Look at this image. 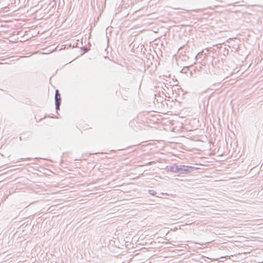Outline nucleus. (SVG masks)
I'll return each instance as SVG.
<instances>
[{
    "mask_svg": "<svg viewBox=\"0 0 263 263\" xmlns=\"http://www.w3.org/2000/svg\"><path fill=\"white\" fill-rule=\"evenodd\" d=\"M197 167L192 166L179 165L178 174H187L196 170Z\"/></svg>",
    "mask_w": 263,
    "mask_h": 263,
    "instance_id": "nucleus-1",
    "label": "nucleus"
},
{
    "mask_svg": "<svg viewBox=\"0 0 263 263\" xmlns=\"http://www.w3.org/2000/svg\"><path fill=\"white\" fill-rule=\"evenodd\" d=\"M55 102H60L61 103V95L58 89L55 90Z\"/></svg>",
    "mask_w": 263,
    "mask_h": 263,
    "instance_id": "nucleus-2",
    "label": "nucleus"
},
{
    "mask_svg": "<svg viewBox=\"0 0 263 263\" xmlns=\"http://www.w3.org/2000/svg\"><path fill=\"white\" fill-rule=\"evenodd\" d=\"M179 165H174L171 166L170 167L169 170L170 171H171L172 172L175 173H178V172H179L178 171H179Z\"/></svg>",
    "mask_w": 263,
    "mask_h": 263,
    "instance_id": "nucleus-3",
    "label": "nucleus"
},
{
    "mask_svg": "<svg viewBox=\"0 0 263 263\" xmlns=\"http://www.w3.org/2000/svg\"><path fill=\"white\" fill-rule=\"evenodd\" d=\"M192 67V66H184L183 67V68L181 69V70L180 71V72L181 73H185L186 74L187 76H189V74H188V73H189V71L190 69V68H191Z\"/></svg>",
    "mask_w": 263,
    "mask_h": 263,
    "instance_id": "nucleus-4",
    "label": "nucleus"
},
{
    "mask_svg": "<svg viewBox=\"0 0 263 263\" xmlns=\"http://www.w3.org/2000/svg\"><path fill=\"white\" fill-rule=\"evenodd\" d=\"M194 72H195V69H193L192 70L190 68V69L189 71V73H188V74H189L188 77H193L194 75Z\"/></svg>",
    "mask_w": 263,
    "mask_h": 263,
    "instance_id": "nucleus-5",
    "label": "nucleus"
},
{
    "mask_svg": "<svg viewBox=\"0 0 263 263\" xmlns=\"http://www.w3.org/2000/svg\"><path fill=\"white\" fill-rule=\"evenodd\" d=\"M148 192L149 194L152 195H153V196H155L156 194V191L154 190H149L148 191Z\"/></svg>",
    "mask_w": 263,
    "mask_h": 263,
    "instance_id": "nucleus-6",
    "label": "nucleus"
},
{
    "mask_svg": "<svg viewBox=\"0 0 263 263\" xmlns=\"http://www.w3.org/2000/svg\"><path fill=\"white\" fill-rule=\"evenodd\" d=\"M61 105L60 102H55V109L57 111L60 109V106Z\"/></svg>",
    "mask_w": 263,
    "mask_h": 263,
    "instance_id": "nucleus-7",
    "label": "nucleus"
},
{
    "mask_svg": "<svg viewBox=\"0 0 263 263\" xmlns=\"http://www.w3.org/2000/svg\"><path fill=\"white\" fill-rule=\"evenodd\" d=\"M82 50H83V53H85L87 51V48L85 47H84Z\"/></svg>",
    "mask_w": 263,
    "mask_h": 263,
    "instance_id": "nucleus-8",
    "label": "nucleus"
},
{
    "mask_svg": "<svg viewBox=\"0 0 263 263\" xmlns=\"http://www.w3.org/2000/svg\"><path fill=\"white\" fill-rule=\"evenodd\" d=\"M153 163V162L151 161V162H148L146 164V165H151Z\"/></svg>",
    "mask_w": 263,
    "mask_h": 263,
    "instance_id": "nucleus-9",
    "label": "nucleus"
},
{
    "mask_svg": "<svg viewBox=\"0 0 263 263\" xmlns=\"http://www.w3.org/2000/svg\"><path fill=\"white\" fill-rule=\"evenodd\" d=\"M203 52H204V50H203L201 52L199 53L198 54V55H199V54H200V53H203Z\"/></svg>",
    "mask_w": 263,
    "mask_h": 263,
    "instance_id": "nucleus-10",
    "label": "nucleus"
},
{
    "mask_svg": "<svg viewBox=\"0 0 263 263\" xmlns=\"http://www.w3.org/2000/svg\"><path fill=\"white\" fill-rule=\"evenodd\" d=\"M206 50L207 51H209V49H208V48L206 49Z\"/></svg>",
    "mask_w": 263,
    "mask_h": 263,
    "instance_id": "nucleus-11",
    "label": "nucleus"
},
{
    "mask_svg": "<svg viewBox=\"0 0 263 263\" xmlns=\"http://www.w3.org/2000/svg\"><path fill=\"white\" fill-rule=\"evenodd\" d=\"M20 140H22V138H21V137H20Z\"/></svg>",
    "mask_w": 263,
    "mask_h": 263,
    "instance_id": "nucleus-12",
    "label": "nucleus"
}]
</instances>
